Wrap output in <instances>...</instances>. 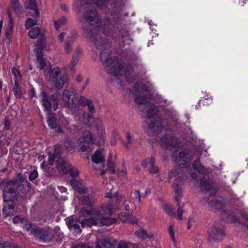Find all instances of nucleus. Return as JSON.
Listing matches in <instances>:
<instances>
[{"label": "nucleus", "mask_w": 248, "mask_h": 248, "mask_svg": "<svg viewBox=\"0 0 248 248\" xmlns=\"http://www.w3.org/2000/svg\"><path fill=\"white\" fill-rule=\"evenodd\" d=\"M150 160V158H147L143 160L141 163V165L143 167H146L147 164H149V161Z\"/></svg>", "instance_id": "338daca9"}, {"label": "nucleus", "mask_w": 248, "mask_h": 248, "mask_svg": "<svg viewBox=\"0 0 248 248\" xmlns=\"http://www.w3.org/2000/svg\"><path fill=\"white\" fill-rule=\"evenodd\" d=\"M78 198V204L80 205L85 206L81 208L79 212L80 216H84L85 215H95V213H98V208L93 206V202L89 197L81 196Z\"/></svg>", "instance_id": "1a4fd4ad"}, {"label": "nucleus", "mask_w": 248, "mask_h": 248, "mask_svg": "<svg viewBox=\"0 0 248 248\" xmlns=\"http://www.w3.org/2000/svg\"><path fill=\"white\" fill-rule=\"evenodd\" d=\"M101 61L106 65V71L109 74L116 76H124L128 82H132L135 80L133 76L129 78L133 73V67L131 65H127L120 63L119 61L115 58H110V51L103 50L100 53Z\"/></svg>", "instance_id": "f257e3e1"}, {"label": "nucleus", "mask_w": 248, "mask_h": 248, "mask_svg": "<svg viewBox=\"0 0 248 248\" xmlns=\"http://www.w3.org/2000/svg\"><path fill=\"white\" fill-rule=\"evenodd\" d=\"M161 145L165 148L173 147L175 143V140L171 137L167 136L161 139Z\"/></svg>", "instance_id": "cd10ccee"}, {"label": "nucleus", "mask_w": 248, "mask_h": 248, "mask_svg": "<svg viewBox=\"0 0 248 248\" xmlns=\"http://www.w3.org/2000/svg\"><path fill=\"white\" fill-rule=\"evenodd\" d=\"M76 38V34L72 33L69 35L67 38L66 42L70 43L71 44H73L74 41L75 40Z\"/></svg>", "instance_id": "09e8293b"}, {"label": "nucleus", "mask_w": 248, "mask_h": 248, "mask_svg": "<svg viewBox=\"0 0 248 248\" xmlns=\"http://www.w3.org/2000/svg\"><path fill=\"white\" fill-rule=\"evenodd\" d=\"M108 168L112 174L115 172V164L114 162L109 160L108 162Z\"/></svg>", "instance_id": "a18cd8bd"}, {"label": "nucleus", "mask_w": 248, "mask_h": 248, "mask_svg": "<svg viewBox=\"0 0 248 248\" xmlns=\"http://www.w3.org/2000/svg\"><path fill=\"white\" fill-rule=\"evenodd\" d=\"M47 123L48 125L51 128H54L56 127V121L54 114L49 113L47 114Z\"/></svg>", "instance_id": "e433bc0d"}, {"label": "nucleus", "mask_w": 248, "mask_h": 248, "mask_svg": "<svg viewBox=\"0 0 248 248\" xmlns=\"http://www.w3.org/2000/svg\"><path fill=\"white\" fill-rule=\"evenodd\" d=\"M135 101L138 104H142L145 101V98L144 96L138 95L136 97Z\"/></svg>", "instance_id": "8fccbe9b"}, {"label": "nucleus", "mask_w": 248, "mask_h": 248, "mask_svg": "<svg viewBox=\"0 0 248 248\" xmlns=\"http://www.w3.org/2000/svg\"><path fill=\"white\" fill-rule=\"evenodd\" d=\"M117 248H128V245L124 242H121L118 244Z\"/></svg>", "instance_id": "e2e57ef3"}, {"label": "nucleus", "mask_w": 248, "mask_h": 248, "mask_svg": "<svg viewBox=\"0 0 248 248\" xmlns=\"http://www.w3.org/2000/svg\"><path fill=\"white\" fill-rule=\"evenodd\" d=\"M67 224L69 229L76 234L80 233L82 228L83 227L82 221L77 218L70 219L67 222Z\"/></svg>", "instance_id": "aec40b11"}, {"label": "nucleus", "mask_w": 248, "mask_h": 248, "mask_svg": "<svg viewBox=\"0 0 248 248\" xmlns=\"http://www.w3.org/2000/svg\"><path fill=\"white\" fill-rule=\"evenodd\" d=\"M112 210V205L108 203L103 206L100 211L98 209V213H95L94 215H96L101 219L103 225L109 226L116 221L115 219L110 217L113 212Z\"/></svg>", "instance_id": "6e6552de"}, {"label": "nucleus", "mask_w": 248, "mask_h": 248, "mask_svg": "<svg viewBox=\"0 0 248 248\" xmlns=\"http://www.w3.org/2000/svg\"><path fill=\"white\" fill-rule=\"evenodd\" d=\"M21 224L23 227L26 230H31V233L34 235H40L41 231L40 229L32 228V224L31 222H27L25 219L21 220Z\"/></svg>", "instance_id": "a878e982"}, {"label": "nucleus", "mask_w": 248, "mask_h": 248, "mask_svg": "<svg viewBox=\"0 0 248 248\" xmlns=\"http://www.w3.org/2000/svg\"><path fill=\"white\" fill-rule=\"evenodd\" d=\"M194 170H196L198 172L203 174L205 173V170L204 168L201 165L200 162L196 160L193 165Z\"/></svg>", "instance_id": "c9c22d12"}, {"label": "nucleus", "mask_w": 248, "mask_h": 248, "mask_svg": "<svg viewBox=\"0 0 248 248\" xmlns=\"http://www.w3.org/2000/svg\"><path fill=\"white\" fill-rule=\"evenodd\" d=\"M168 231H169V233H170V235L171 240L173 242H175L174 232V230L173 229L172 226H170L169 228Z\"/></svg>", "instance_id": "5fc2aeb1"}, {"label": "nucleus", "mask_w": 248, "mask_h": 248, "mask_svg": "<svg viewBox=\"0 0 248 248\" xmlns=\"http://www.w3.org/2000/svg\"><path fill=\"white\" fill-rule=\"evenodd\" d=\"M50 75L52 80L55 82L57 92L61 90L68 81L67 75L65 73L62 74L59 67L53 68L51 71Z\"/></svg>", "instance_id": "f8f14e48"}, {"label": "nucleus", "mask_w": 248, "mask_h": 248, "mask_svg": "<svg viewBox=\"0 0 248 248\" xmlns=\"http://www.w3.org/2000/svg\"><path fill=\"white\" fill-rule=\"evenodd\" d=\"M13 91L15 96L17 98H20L22 95V91L20 87L19 82L16 80L13 87Z\"/></svg>", "instance_id": "473e14b6"}, {"label": "nucleus", "mask_w": 248, "mask_h": 248, "mask_svg": "<svg viewBox=\"0 0 248 248\" xmlns=\"http://www.w3.org/2000/svg\"><path fill=\"white\" fill-rule=\"evenodd\" d=\"M94 3L98 7H103L109 3V0H75L73 4L74 10L77 13H80L86 8V5Z\"/></svg>", "instance_id": "9b49d317"}, {"label": "nucleus", "mask_w": 248, "mask_h": 248, "mask_svg": "<svg viewBox=\"0 0 248 248\" xmlns=\"http://www.w3.org/2000/svg\"><path fill=\"white\" fill-rule=\"evenodd\" d=\"M81 53H82L81 50L80 48H78L75 51V53H74V54L73 57H76V58H78V59L79 60V58L80 57V56L81 55Z\"/></svg>", "instance_id": "4d7b16f0"}, {"label": "nucleus", "mask_w": 248, "mask_h": 248, "mask_svg": "<svg viewBox=\"0 0 248 248\" xmlns=\"http://www.w3.org/2000/svg\"><path fill=\"white\" fill-rule=\"evenodd\" d=\"M4 248H19V247L13 243L7 242L5 243Z\"/></svg>", "instance_id": "13d9d810"}, {"label": "nucleus", "mask_w": 248, "mask_h": 248, "mask_svg": "<svg viewBox=\"0 0 248 248\" xmlns=\"http://www.w3.org/2000/svg\"><path fill=\"white\" fill-rule=\"evenodd\" d=\"M145 198V195L141 194L139 190H136L131 194V199L135 202H138L139 203H141V198Z\"/></svg>", "instance_id": "c756f323"}, {"label": "nucleus", "mask_w": 248, "mask_h": 248, "mask_svg": "<svg viewBox=\"0 0 248 248\" xmlns=\"http://www.w3.org/2000/svg\"><path fill=\"white\" fill-rule=\"evenodd\" d=\"M100 132L102 136L100 138H98V137L95 136L93 137L90 131H85L83 137L78 140V146L79 150L82 152H90L91 150L90 146L92 144L100 145L103 144L105 142V138L102 135L103 131L101 130Z\"/></svg>", "instance_id": "20e7f679"}, {"label": "nucleus", "mask_w": 248, "mask_h": 248, "mask_svg": "<svg viewBox=\"0 0 248 248\" xmlns=\"http://www.w3.org/2000/svg\"><path fill=\"white\" fill-rule=\"evenodd\" d=\"M11 5L17 14L22 13V7L20 5L19 0H11Z\"/></svg>", "instance_id": "7c9ffc66"}, {"label": "nucleus", "mask_w": 248, "mask_h": 248, "mask_svg": "<svg viewBox=\"0 0 248 248\" xmlns=\"http://www.w3.org/2000/svg\"><path fill=\"white\" fill-rule=\"evenodd\" d=\"M145 108L147 109V116L149 117L148 123L151 122L152 120H150V117L157 112V108L154 104L149 103L146 105Z\"/></svg>", "instance_id": "c85d7f7f"}, {"label": "nucleus", "mask_w": 248, "mask_h": 248, "mask_svg": "<svg viewBox=\"0 0 248 248\" xmlns=\"http://www.w3.org/2000/svg\"><path fill=\"white\" fill-rule=\"evenodd\" d=\"M193 154L188 149L180 147L177 148L173 153V157L176 163L181 167H184L193 158Z\"/></svg>", "instance_id": "0eeeda50"}, {"label": "nucleus", "mask_w": 248, "mask_h": 248, "mask_svg": "<svg viewBox=\"0 0 248 248\" xmlns=\"http://www.w3.org/2000/svg\"><path fill=\"white\" fill-rule=\"evenodd\" d=\"M3 211L6 216L13 215L15 213L14 206L13 205L4 206L3 207Z\"/></svg>", "instance_id": "a19ab883"}, {"label": "nucleus", "mask_w": 248, "mask_h": 248, "mask_svg": "<svg viewBox=\"0 0 248 248\" xmlns=\"http://www.w3.org/2000/svg\"><path fill=\"white\" fill-rule=\"evenodd\" d=\"M93 216V215H92ZM94 217H91L89 218H86L82 221L83 227L85 225L90 227L92 225H98L103 226V222L101 219L96 215H93Z\"/></svg>", "instance_id": "5701e85b"}, {"label": "nucleus", "mask_w": 248, "mask_h": 248, "mask_svg": "<svg viewBox=\"0 0 248 248\" xmlns=\"http://www.w3.org/2000/svg\"><path fill=\"white\" fill-rule=\"evenodd\" d=\"M72 44L66 41L65 42L64 51L66 53H69L72 50L71 46Z\"/></svg>", "instance_id": "603ef678"}, {"label": "nucleus", "mask_w": 248, "mask_h": 248, "mask_svg": "<svg viewBox=\"0 0 248 248\" xmlns=\"http://www.w3.org/2000/svg\"><path fill=\"white\" fill-rule=\"evenodd\" d=\"M13 184L14 187L18 192L21 191L23 193H26L29 192L31 188V184L26 180H16Z\"/></svg>", "instance_id": "6ab92c4d"}, {"label": "nucleus", "mask_w": 248, "mask_h": 248, "mask_svg": "<svg viewBox=\"0 0 248 248\" xmlns=\"http://www.w3.org/2000/svg\"><path fill=\"white\" fill-rule=\"evenodd\" d=\"M67 23V19L65 17H62L58 20L54 21V25L55 29L59 30L62 25L65 24Z\"/></svg>", "instance_id": "72a5a7b5"}, {"label": "nucleus", "mask_w": 248, "mask_h": 248, "mask_svg": "<svg viewBox=\"0 0 248 248\" xmlns=\"http://www.w3.org/2000/svg\"><path fill=\"white\" fill-rule=\"evenodd\" d=\"M182 181L180 177H178L175 179V182L172 185V187L174 193V199L177 202V206H178L177 213V218L179 220H182V215L183 212L185 211V204H183L182 206L180 205V201L183 197L182 191Z\"/></svg>", "instance_id": "423d86ee"}, {"label": "nucleus", "mask_w": 248, "mask_h": 248, "mask_svg": "<svg viewBox=\"0 0 248 248\" xmlns=\"http://www.w3.org/2000/svg\"><path fill=\"white\" fill-rule=\"evenodd\" d=\"M65 35V33H64V32H62V33H60L58 36V40L61 42H62L63 40V38L64 37Z\"/></svg>", "instance_id": "774afa93"}, {"label": "nucleus", "mask_w": 248, "mask_h": 248, "mask_svg": "<svg viewBox=\"0 0 248 248\" xmlns=\"http://www.w3.org/2000/svg\"><path fill=\"white\" fill-rule=\"evenodd\" d=\"M149 164L150 165L149 172L151 173H157L159 170L155 166L154 158H150V160L149 161Z\"/></svg>", "instance_id": "4c0bfd02"}, {"label": "nucleus", "mask_w": 248, "mask_h": 248, "mask_svg": "<svg viewBox=\"0 0 248 248\" xmlns=\"http://www.w3.org/2000/svg\"><path fill=\"white\" fill-rule=\"evenodd\" d=\"M200 187L202 191L209 192V195H214L215 193L213 187L209 181L203 179L200 180Z\"/></svg>", "instance_id": "b1692460"}, {"label": "nucleus", "mask_w": 248, "mask_h": 248, "mask_svg": "<svg viewBox=\"0 0 248 248\" xmlns=\"http://www.w3.org/2000/svg\"><path fill=\"white\" fill-rule=\"evenodd\" d=\"M69 171L72 177L76 176L79 174V171L77 170H71V169Z\"/></svg>", "instance_id": "0e129e2a"}, {"label": "nucleus", "mask_w": 248, "mask_h": 248, "mask_svg": "<svg viewBox=\"0 0 248 248\" xmlns=\"http://www.w3.org/2000/svg\"><path fill=\"white\" fill-rule=\"evenodd\" d=\"M202 204L206 205L208 208L217 210H220L223 206V204L220 202L208 200L203 202Z\"/></svg>", "instance_id": "bb28decb"}, {"label": "nucleus", "mask_w": 248, "mask_h": 248, "mask_svg": "<svg viewBox=\"0 0 248 248\" xmlns=\"http://www.w3.org/2000/svg\"><path fill=\"white\" fill-rule=\"evenodd\" d=\"M12 73L14 75L15 77V82L16 80L17 82H19V80L20 78V73L19 71L16 69V68H13L12 69Z\"/></svg>", "instance_id": "c03bdc74"}, {"label": "nucleus", "mask_w": 248, "mask_h": 248, "mask_svg": "<svg viewBox=\"0 0 248 248\" xmlns=\"http://www.w3.org/2000/svg\"><path fill=\"white\" fill-rule=\"evenodd\" d=\"M62 99L66 107L72 110H78V96H76L73 89L65 90L62 94Z\"/></svg>", "instance_id": "9d476101"}, {"label": "nucleus", "mask_w": 248, "mask_h": 248, "mask_svg": "<svg viewBox=\"0 0 248 248\" xmlns=\"http://www.w3.org/2000/svg\"><path fill=\"white\" fill-rule=\"evenodd\" d=\"M88 106V109L90 113L93 114L95 113V109L93 105V102L91 100V102L87 105Z\"/></svg>", "instance_id": "49530a36"}, {"label": "nucleus", "mask_w": 248, "mask_h": 248, "mask_svg": "<svg viewBox=\"0 0 248 248\" xmlns=\"http://www.w3.org/2000/svg\"><path fill=\"white\" fill-rule=\"evenodd\" d=\"M92 162L98 164L104 162L105 160V154L103 149L97 150L92 156Z\"/></svg>", "instance_id": "4be33fe9"}, {"label": "nucleus", "mask_w": 248, "mask_h": 248, "mask_svg": "<svg viewBox=\"0 0 248 248\" xmlns=\"http://www.w3.org/2000/svg\"><path fill=\"white\" fill-rule=\"evenodd\" d=\"M116 241L113 240V242L109 241H107L105 239L99 240L97 241L96 248H115L114 243ZM76 248H92L91 247L87 245H79Z\"/></svg>", "instance_id": "412c9836"}, {"label": "nucleus", "mask_w": 248, "mask_h": 248, "mask_svg": "<svg viewBox=\"0 0 248 248\" xmlns=\"http://www.w3.org/2000/svg\"><path fill=\"white\" fill-rule=\"evenodd\" d=\"M70 183L74 189L80 194H87L91 196L93 193L92 189L87 187L84 182L79 179L72 178Z\"/></svg>", "instance_id": "f3484780"}, {"label": "nucleus", "mask_w": 248, "mask_h": 248, "mask_svg": "<svg viewBox=\"0 0 248 248\" xmlns=\"http://www.w3.org/2000/svg\"><path fill=\"white\" fill-rule=\"evenodd\" d=\"M87 124L92 126L96 127L97 128V131L95 136L98 137V138H100L102 136L100 134V131L102 130L103 133H102L106 140V134L105 132V129L104 124L102 121L99 118H95L92 116H89V119L86 122Z\"/></svg>", "instance_id": "a211bd4d"}, {"label": "nucleus", "mask_w": 248, "mask_h": 248, "mask_svg": "<svg viewBox=\"0 0 248 248\" xmlns=\"http://www.w3.org/2000/svg\"><path fill=\"white\" fill-rule=\"evenodd\" d=\"M135 234L136 235L141 239H145L147 237L151 238L152 236H149L147 234L145 231L141 229L136 232Z\"/></svg>", "instance_id": "79ce46f5"}, {"label": "nucleus", "mask_w": 248, "mask_h": 248, "mask_svg": "<svg viewBox=\"0 0 248 248\" xmlns=\"http://www.w3.org/2000/svg\"><path fill=\"white\" fill-rule=\"evenodd\" d=\"M207 232L210 241L218 242L222 240L224 236L223 228L217 225H213L209 227Z\"/></svg>", "instance_id": "4468645a"}, {"label": "nucleus", "mask_w": 248, "mask_h": 248, "mask_svg": "<svg viewBox=\"0 0 248 248\" xmlns=\"http://www.w3.org/2000/svg\"><path fill=\"white\" fill-rule=\"evenodd\" d=\"M91 100L87 99L84 96H80L79 97H78V108L79 105H81L82 106H86L90 102Z\"/></svg>", "instance_id": "58836bf2"}, {"label": "nucleus", "mask_w": 248, "mask_h": 248, "mask_svg": "<svg viewBox=\"0 0 248 248\" xmlns=\"http://www.w3.org/2000/svg\"><path fill=\"white\" fill-rule=\"evenodd\" d=\"M37 22V20L32 19L31 18H29L25 22V26L27 29H29L30 28L32 27L33 26L36 25Z\"/></svg>", "instance_id": "37998d69"}, {"label": "nucleus", "mask_w": 248, "mask_h": 248, "mask_svg": "<svg viewBox=\"0 0 248 248\" xmlns=\"http://www.w3.org/2000/svg\"><path fill=\"white\" fill-rule=\"evenodd\" d=\"M41 102L46 111H55L58 106V100L53 95L48 97L45 92L41 93Z\"/></svg>", "instance_id": "ddd939ff"}, {"label": "nucleus", "mask_w": 248, "mask_h": 248, "mask_svg": "<svg viewBox=\"0 0 248 248\" xmlns=\"http://www.w3.org/2000/svg\"><path fill=\"white\" fill-rule=\"evenodd\" d=\"M40 235V239L45 241L53 242L56 244H60L63 237L62 234L59 229L46 232L43 234L41 233Z\"/></svg>", "instance_id": "dca6fc26"}, {"label": "nucleus", "mask_w": 248, "mask_h": 248, "mask_svg": "<svg viewBox=\"0 0 248 248\" xmlns=\"http://www.w3.org/2000/svg\"><path fill=\"white\" fill-rule=\"evenodd\" d=\"M18 192L14 187L13 183L7 184L3 189V198L5 202H14L17 198Z\"/></svg>", "instance_id": "2eb2a0df"}, {"label": "nucleus", "mask_w": 248, "mask_h": 248, "mask_svg": "<svg viewBox=\"0 0 248 248\" xmlns=\"http://www.w3.org/2000/svg\"><path fill=\"white\" fill-rule=\"evenodd\" d=\"M85 25L84 29L87 37L91 38L97 49L107 48L108 45L104 44L103 39L97 34H94V31L97 30L101 23L98 17V14L95 10H88L84 15Z\"/></svg>", "instance_id": "f03ea898"}, {"label": "nucleus", "mask_w": 248, "mask_h": 248, "mask_svg": "<svg viewBox=\"0 0 248 248\" xmlns=\"http://www.w3.org/2000/svg\"><path fill=\"white\" fill-rule=\"evenodd\" d=\"M79 61L78 58L76 57H72V60L70 62V66L72 68L77 65Z\"/></svg>", "instance_id": "bf43d9fd"}, {"label": "nucleus", "mask_w": 248, "mask_h": 248, "mask_svg": "<svg viewBox=\"0 0 248 248\" xmlns=\"http://www.w3.org/2000/svg\"><path fill=\"white\" fill-rule=\"evenodd\" d=\"M178 173L176 170H172L168 174V177L170 179L175 177L178 175Z\"/></svg>", "instance_id": "680f3d73"}, {"label": "nucleus", "mask_w": 248, "mask_h": 248, "mask_svg": "<svg viewBox=\"0 0 248 248\" xmlns=\"http://www.w3.org/2000/svg\"><path fill=\"white\" fill-rule=\"evenodd\" d=\"M165 211L168 215L170 216L176 217L175 209L170 205L166 204L164 206Z\"/></svg>", "instance_id": "ea45409f"}, {"label": "nucleus", "mask_w": 248, "mask_h": 248, "mask_svg": "<svg viewBox=\"0 0 248 248\" xmlns=\"http://www.w3.org/2000/svg\"><path fill=\"white\" fill-rule=\"evenodd\" d=\"M4 125V128L6 130L10 129V125H11V122L8 119V118H5V119Z\"/></svg>", "instance_id": "052dcab7"}, {"label": "nucleus", "mask_w": 248, "mask_h": 248, "mask_svg": "<svg viewBox=\"0 0 248 248\" xmlns=\"http://www.w3.org/2000/svg\"><path fill=\"white\" fill-rule=\"evenodd\" d=\"M126 137L127 139V143L124 145L125 148H128L129 146L132 143V140L130 134L128 132L126 134Z\"/></svg>", "instance_id": "de8ad7c7"}, {"label": "nucleus", "mask_w": 248, "mask_h": 248, "mask_svg": "<svg viewBox=\"0 0 248 248\" xmlns=\"http://www.w3.org/2000/svg\"><path fill=\"white\" fill-rule=\"evenodd\" d=\"M26 7L32 11L31 15L34 17H37L39 16V12L37 9L36 3L34 0H28L26 2Z\"/></svg>", "instance_id": "393cba45"}, {"label": "nucleus", "mask_w": 248, "mask_h": 248, "mask_svg": "<svg viewBox=\"0 0 248 248\" xmlns=\"http://www.w3.org/2000/svg\"><path fill=\"white\" fill-rule=\"evenodd\" d=\"M109 23L111 24V22L109 21V20H106L105 22L104 32L106 34H107V32L108 31L107 30L109 29H111V25H108V23Z\"/></svg>", "instance_id": "864d4df0"}, {"label": "nucleus", "mask_w": 248, "mask_h": 248, "mask_svg": "<svg viewBox=\"0 0 248 248\" xmlns=\"http://www.w3.org/2000/svg\"><path fill=\"white\" fill-rule=\"evenodd\" d=\"M62 149L60 145H56L54 153L49 154L48 162L50 165H53L56 158V167L59 171L66 173L71 169V165L68 161L59 155L62 153Z\"/></svg>", "instance_id": "39448f33"}, {"label": "nucleus", "mask_w": 248, "mask_h": 248, "mask_svg": "<svg viewBox=\"0 0 248 248\" xmlns=\"http://www.w3.org/2000/svg\"><path fill=\"white\" fill-rule=\"evenodd\" d=\"M158 121L156 124H155L154 122L151 123L149 125L150 128L153 130L155 134H157L163 129V127L161 124V120H159Z\"/></svg>", "instance_id": "2f4dec72"}, {"label": "nucleus", "mask_w": 248, "mask_h": 248, "mask_svg": "<svg viewBox=\"0 0 248 248\" xmlns=\"http://www.w3.org/2000/svg\"><path fill=\"white\" fill-rule=\"evenodd\" d=\"M64 144L68 151H72L74 149L75 143L69 138H67L65 139Z\"/></svg>", "instance_id": "f704fd0d"}, {"label": "nucleus", "mask_w": 248, "mask_h": 248, "mask_svg": "<svg viewBox=\"0 0 248 248\" xmlns=\"http://www.w3.org/2000/svg\"><path fill=\"white\" fill-rule=\"evenodd\" d=\"M38 176V172L37 170H34L30 174L29 179L31 181L34 180Z\"/></svg>", "instance_id": "6e6d98bb"}, {"label": "nucleus", "mask_w": 248, "mask_h": 248, "mask_svg": "<svg viewBox=\"0 0 248 248\" xmlns=\"http://www.w3.org/2000/svg\"><path fill=\"white\" fill-rule=\"evenodd\" d=\"M22 219H24L23 218H21L19 216H16L15 217H14L13 218V221L14 223H19V222H21V220Z\"/></svg>", "instance_id": "69168bd1"}, {"label": "nucleus", "mask_w": 248, "mask_h": 248, "mask_svg": "<svg viewBox=\"0 0 248 248\" xmlns=\"http://www.w3.org/2000/svg\"><path fill=\"white\" fill-rule=\"evenodd\" d=\"M44 31L41 30L37 27L33 28L28 32L29 37L31 39L39 37V40L37 41L33 51L36 56L35 63L37 67L40 70L43 69L48 63V62L44 60L42 52L43 48L46 46V37L44 36Z\"/></svg>", "instance_id": "7ed1b4c3"}, {"label": "nucleus", "mask_w": 248, "mask_h": 248, "mask_svg": "<svg viewBox=\"0 0 248 248\" xmlns=\"http://www.w3.org/2000/svg\"><path fill=\"white\" fill-rule=\"evenodd\" d=\"M125 220L131 223H135L137 222V219L133 218L130 215H127Z\"/></svg>", "instance_id": "3c124183"}]
</instances>
